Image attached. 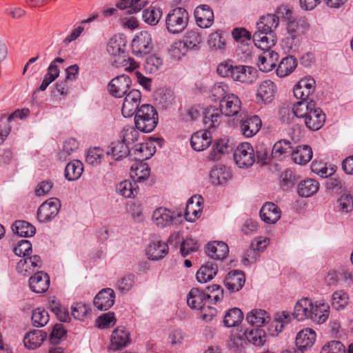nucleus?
I'll list each match as a JSON object with an SVG mask.
<instances>
[{"label":"nucleus","mask_w":353,"mask_h":353,"mask_svg":"<svg viewBox=\"0 0 353 353\" xmlns=\"http://www.w3.org/2000/svg\"><path fill=\"white\" fill-rule=\"evenodd\" d=\"M179 214L168 208L160 207L153 211L152 220L154 224L160 228H170L177 222Z\"/></svg>","instance_id":"7"},{"label":"nucleus","mask_w":353,"mask_h":353,"mask_svg":"<svg viewBox=\"0 0 353 353\" xmlns=\"http://www.w3.org/2000/svg\"><path fill=\"white\" fill-rule=\"evenodd\" d=\"M245 277L243 272L240 270H234L230 272L225 280L224 284L230 292L239 291L245 284Z\"/></svg>","instance_id":"29"},{"label":"nucleus","mask_w":353,"mask_h":353,"mask_svg":"<svg viewBox=\"0 0 353 353\" xmlns=\"http://www.w3.org/2000/svg\"><path fill=\"white\" fill-rule=\"evenodd\" d=\"M131 47L132 53L137 57L148 54L152 49L151 34L147 31L140 32L132 39Z\"/></svg>","instance_id":"8"},{"label":"nucleus","mask_w":353,"mask_h":353,"mask_svg":"<svg viewBox=\"0 0 353 353\" xmlns=\"http://www.w3.org/2000/svg\"><path fill=\"white\" fill-rule=\"evenodd\" d=\"M291 316L288 312L277 313L274 320L268 326V332L271 336H276L282 332L284 327L291 321Z\"/></svg>","instance_id":"36"},{"label":"nucleus","mask_w":353,"mask_h":353,"mask_svg":"<svg viewBox=\"0 0 353 353\" xmlns=\"http://www.w3.org/2000/svg\"><path fill=\"white\" fill-rule=\"evenodd\" d=\"M304 121L307 128L316 131L323 125L325 121V115L321 109L315 105L312 109H310Z\"/></svg>","instance_id":"23"},{"label":"nucleus","mask_w":353,"mask_h":353,"mask_svg":"<svg viewBox=\"0 0 353 353\" xmlns=\"http://www.w3.org/2000/svg\"><path fill=\"white\" fill-rule=\"evenodd\" d=\"M312 300L303 298L297 301L294 306V316L298 321H303L311 317Z\"/></svg>","instance_id":"38"},{"label":"nucleus","mask_w":353,"mask_h":353,"mask_svg":"<svg viewBox=\"0 0 353 353\" xmlns=\"http://www.w3.org/2000/svg\"><path fill=\"white\" fill-rule=\"evenodd\" d=\"M130 154L129 146L122 141L112 142L107 151V155H111L114 159L120 160Z\"/></svg>","instance_id":"47"},{"label":"nucleus","mask_w":353,"mask_h":353,"mask_svg":"<svg viewBox=\"0 0 353 353\" xmlns=\"http://www.w3.org/2000/svg\"><path fill=\"white\" fill-rule=\"evenodd\" d=\"M316 81L312 77L301 79L294 87V96L303 101H310V96L315 90Z\"/></svg>","instance_id":"11"},{"label":"nucleus","mask_w":353,"mask_h":353,"mask_svg":"<svg viewBox=\"0 0 353 353\" xmlns=\"http://www.w3.org/2000/svg\"><path fill=\"white\" fill-rule=\"evenodd\" d=\"M253 42L259 49L269 50L274 46V36L271 33H265L257 30L252 37Z\"/></svg>","instance_id":"42"},{"label":"nucleus","mask_w":353,"mask_h":353,"mask_svg":"<svg viewBox=\"0 0 353 353\" xmlns=\"http://www.w3.org/2000/svg\"><path fill=\"white\" fill-rule=\"evenodd\" d=\"M233 80L242 83L252 84L257 79V71L251 66L238 65L234 70Z\"/></svg>","instance_id":"25"},{"label":"nucleus","mask_w":353,"mask_h":353,"mask_svg":"<svg viewBox=\"0 0 353 353\" xmlns=\"http://www.w3.org/2000/svg\"><path fill=\"white\" fill-rule=\"evenodd\" d=\"M316 332L311 328H305L299 331L296 337V347L301 351L310 348L316 341Z\"/></svg>","instance_id":"31"},{"label":"nucleus","mask_w":353,"mask_h":353,"mask_svg":"<svg viewBox=\"0 0 353 353\" xmlns=\"http://www.w3.org/2000/svg\"><path fill=\"white\" fill-rule=\"evenodd\" d=\"M188 52V50L181 40L174 41L168 49L170 57L174 60H180Z\"/></svg>","instance_id":"62"},{"label":"nucleus","mask_w":353,"mask_h":353,"mask_svg":"<svg viewBox=\"0 0 353 353\" xmlns=\"http://www.w3.org/2000/svg\"><path fill=\"white\" fill-rule=\"evenodd\" d=\"M219 108L221 113L226 117L236 116L241 110V101L236 94H228L220 101Z\"/></svg>","instance_id":"14"},{"label":"nucleus","mask_w":353,"mask_h":353,"mask_svg":"<svg viewBox=\"0 0 353 353\" xmlns=\"http://www.w3.org/2000/svg\"><path fill=\"white\" fill-rule=\"evenodd\" d=\"M276 85L271 80L262 81L257 89L256 99L258 103L268 104L274 99Z\"/></svg>","instance_id":"12"},{"label":"nucleus","mask_w":353,"mask_h":353,"mask_svg":"<svg viewBox=\"0 0 353 353\" xmlns=\"http://www.w3.org/2000/svg\"><path fill=\"white\" fill-rule=\"evenodd\" d=\"M279 23V17L274 14H268L260 18L256 23V29L265 33H272Z\"/></svg>","instance_id":"40"},{"label":"nucleus","mask_w":353,"mask_h":353,"mask_svg":"<svg viewBox=\"0 0 353 353\" xmlns=\"http://www.w3.org/2000/svg\"><path fill=\"white\" fill-rule=\"evenodd\" d=\"M223 115L220 108H208L203 112V123L208 129L216 128L221 123Z\"/></svg>","instance_id":"33"},{"label":"nucleus","mask_w":353,"mask_h":353,"mask_svg":"<svg viewBox=\"0 0 353 353\" xmlns=\"http://www.w3.org/2000/svg\"><path fill=\"white\" fill-rule=\"evenodd\" d=\"M319 183L312 179H307L300 182L297 188V193L301 197H310L317 192Z\"/></svg>","instance_id":"45"},{"label":"nucleus","mask_w":353,"mask_h":353,"mask_svg":"<svg viewBox=\"0 0 353 353\" xmlns=\"http://www.w3.org/2000/svg\"><path fill=\"white\" fill-rule=\"evenodd\" d=\"M208 44L212 49L223 50L225 48V40L220 30L211 33L209 35Z\"/></svg>","instance_id":"60"},{"label":"nucleus","mask_w":353,"mask_h":353,"mask_svg":"<svg viewBox=\"0 0 353 353\" xmlns=\"http://www.w3.org/2000/svg\"><path fill=\"white\" fill-rule=\"evenodd\" d=\"M196 25L201 28H208L214 23V12L208 5L198 6L194 12Z\"/></svg>","instance_id":"15"},{"label":"nucleus","mask_w":353,"mask_h":353,"mask_svg":"<svg viewBox=\"0 0 353 353\" xmlns=\"http://www.w3.org/2000/svg\"><path fill=\"white\" fill-rule=\"evenodd\" d=\"M42 261L39 256L33 255L21 258L17 264V272L23 276H28L41 268Z\"/></svg>","instance_id":"13"},{"label":"nucleus","mask_w":353,"mask_h":353,"mask_svg":"<svg viewBox=\"0 0 353 353\" xmlns=\"http://www.w3.org/2000/svg\"><path fill=\"white\" fill-rule=\"evenodd\" d=\"M315 105V103L313 100L310 101H303L296 102L294 104L292 108V112L294 115L298 118H303L304 119L309 114L310 109Z\"/></svg>","instance_id":"54"},{"label":"nucleus","mask_w":353,"mask_h":353,"mask_svg":"<svg viewBox=\"0 0 353 353\" xmlns=\"http://www.w3.org/2000/svg\"><path fill=\"white\" fill-rule=\"evenodd\" d=\"M132 81L125 74L113 78L108 84V90L111 95L117 98L123 97L130 90Z\"/></svg>","instance_id":"10"},{"label":"nucleus","mask_w":353,"mask_h":353,"mask_svg":"<svg viewBox=\"0 0 353 353\" xmlns=\"http://www.w3.org/2000/svg\"><path fill=\"white\" fill-rule=\"evenodd\" d=\"M291 155L295 163L305 165L312 159L313 152L309 145H303L297 146L295 150L292 149Z\"/></svg>","instance_id":"37"},{"label":"nucleus","mask_w":353,"mask_h":353,"mask_svg":"<svg viewBox=\"0 0 353 353\" xmlns=\"http://www.w3.org/2000/svg\"><path fill=\"white\" fill-rule=\"evenodd\" d=\"M131 343L130 331L123 326L117 327L110 337V344L108 350L110 352H117L127 347Z\"/></svg>","instance_id":"6"},{"label":"nucleus","mask_w":353,"mask_h":353,"mask_svg":"<svg viewBox=\"0 0 353 353\" xmlns=\"http://www.w3.org/2000/svg\"><path fill=\"white\" fill-rule=\"evenodd\" d=\"M189 13L186 9L176 7L168 13L165 17V28L172 34H179L187 28L189 22Z\"/></svg>","instance_id":"3"},{"label":"nucleus","mask_w":353,"mask_h":353,"mask_svg":"<svg viewBox=\"0 0 353 353\" xmlns=\"http://www.w3.org/2000/svg\"><path fill=\"white\" fill-rule=\"evenodd\" d=\"M155 152L156 146L152 141L137 144L130 150V154L134 155V159L138 162L149 159Z\"/></svg>","instance_id":"16"},{"label":"nucleus","mask_w":353,"mask_h":353,"mask_svg":"<svg viewBox=\"0 0 353 353\" xmlns=\"http://www.w3.org/2000/svg\"><path fill=\"white\" fill-rule=\"evenodd\" d=\"M105 152L100 148H90L85 157V161L91 165H97L104 157Z\"/></svg>","instance_id":"61"},{"label":"nucleus","mask_w":353,"mask_h":353,"mask_svg":"<svg viewBox=\"0 0 353 353\" xmlns=\"http://www.w3.org/2000/svg\"><path fill=\"white\" fill-rule=\"evenodd\" d=\"M270 240L268 237H256L251 243V249L248 250L245 256V261L253 263L257 260L256 251L263 252L270 244Z\"/></svg>","instance_id":"27"},{"label":"nucleus","mask_w":353,"mask_h":353,"mask_svg":"<svg viewBox=\"0 0 353 353\" xmlns=\"http://www.w3.org/2000/svg\"><path fill=\"white\" fill-rule=\"evenodd\" d=\"M292 148L290 141L286 139L279 140L272 147V156L278 159H282L283 157L291 154Z\"/></svg>","instance_id":"48"},{"label":"nucleus","mask_w":353,"mask_h":353,"mask_svg":"<svg viewBox=\"0 0 353 353\" xmlns=\"http://www.w3.org/2000/svg\"><path fill=\"white\" fill-rule=\"evenodd\" d=\"M47 334L42 330H34L28 332L23 337V343L29 350H34L43 343Z\"/></svg>","instance_id":"34"},{"label":"nucleus","mask_w":353,"mask_h":353,"mask_svg":"<svg viewBox=\"0 0 353 353\" xmlns=\"http://www.w3.org/2000/svg\"><path fill=\"white\" fill-rule=\"evenodd\" d=\"M61 207V201L57 198H50L44 201L38 208L37 217L42 223L52 221L58 215Z\"/></svg>","instance_id":"4"},{"label":"nucleus","mask_w":353,"mask_h":353,"mask_svg":"<svg viewBox=\"0 0 353 353\" xmlns=\"http://www.w3.org/2000/svg\"><path fill=\"white\" fill-rule=\"evenodd\" d=\"M79 142L76 139L69 138L66 139L63 145L62 149L58 153V158L61 161L69 159L71 155L79 148Z\"/></svg>","instance_id":"50"},{"label":"nucleus","mask_w":353,"mask_h":353,"mask_svg":"<svg viewBox=\"0 0 353 353\" xmlns=\"http://www.w3.org/2000/svg\"><path fill=\"white\" fill-rule=\"evenodd\" d=\"M270 314L265 310L254 308L248 312L245 316L248 323L254 327L261 328L270 321Z\"/></svg>","instance_id":"18"},{"label":"nucleus","mask_w":353,"mask_h":353,"mask_svg":"<svg viewBox=\"0 0 353 353\" xmlns=\"http://www.w3.org/2000/svg\"><path fill=\"white\" fill-rule=\"evenodd\" d=\"M218 266L213 262H208L197 271L196 277L199 283H205L211 281L217 274Z\"/></svg>","instance_id":"44"},{"label":"nucleus","mask_w":353,"mask_h":353,"mask_svg":"<svg viewBox=\"0 0 353 353\" xmlns=\"http://www.w3.org/2000/svg\"><path fill=\"white\" fill-rule=\"evenodd\" d=\"M210 179L215 185H224L230 178V173L223 168H216L210 172Z\"/></svg>","instance_id":"63"},{"label":"nucleus","mask_w":353,"mask_h":353,"mask_svg":"<svg viewBox=\"0 0 353 353\" xmlns=\"http://www.w3.org/2000/svg\"><path fill=\"white\" fill-rule=\"evenodd\" d=\"M49 321L48 312L43 308L38 307L33 310L32 322L34 327H43Z\"/></svg>","instance_id":"58"},{"label":"nucleus","mask_w":353,"mask_h":353,"mask_svg":"<svg viewBox=\"0 0 353 353\" xmlns=\"http://www.w3.org/2000/svg\"><path fill=\"white\" fill-rule=\"evenodd\" d=\"M337 208L342 213H348L353 210V196L349 194H342L337 200Z\"/></svg>","instance_id":"64"},{"label":"nucleus","mask_w":353,"mask_h":353,"mask_svg":"<svg viewBox=\"0 0 353 353\" xmlns=\"http://www.w3.org/2000/svg\"><path fill=\"white\" fill-rule=\"evenodd\" d=\"M125 41L121 35H114L111 37L107 44L108 53L114 57V59L124 54Z\"/></svg>","instance_id":"41"},{"label":"nucleus","mask_w":353,"mask_h":353,"mask_svg":"<svg viewBox=\"0 0 353 353\" xmlns=\"http://www.w3.org/2000/svg\"><path fill=\"white\" fill-rule=\"evenodd\" d=\"M208 294L199 288H192L187 296V303L190 307L201 311V317L206 321L212 320L216 314V310L210 307L208 302Z\"/></svg>","instance_id":"1"},{"label":"nucleus","mask_w":353,"mask_h":353,"mask_svg":"<svg viewBox=\"0 0 353 353\" xmlns=\"http://www.w3.org/2000/svg\"><path fill=\"white\" fill-rule=\"evenodd\" d=\"M281 211L274 203H265L260 210V217L263 221L268 224H274L280 219Z\"/></svg>","instance_id":"26"},{"label":"nucleus","mask_w":353,"mask_h":353,"mask_svg":"<svg viewBox=\"0 0 353 353\" xmlns=\"http://www.w3.org/2000/svg\"><path fill=\"white\" fill-rule=\"evenodd\" d=\"M83 171V165L79 160H73L68 163L65 168V178L69 181L79 179Z\"/></svg>","instance_id":"46"},{"label":"nucleus","mask_w":353,"mask_h":353,"mask_svg":"<svg viewBox=\"0 0 353 353\" xmlns=\"http://www.w3.org/2000/svg\"><path fill=\"white\" fill-rule=\"evenodd\" d=\"M116 192L117 194L125 198H134L139 192L138 185L135 182L130 180H124L116 185Z\"/></svg>","instance_id":"43"},{"label":"nucleus","mask_w":353,"mask_h":353,"mask_svg":"<svg viewBox=\"0 0 353 353\" xmlns=\"http://www.w3.org/2000/svg\"><path fill=\"white\" fill-rule=\"evenodd\" d=\"M234 159L240 168H248L255 162V152L252 145L248 142L241 143L234 152Z\"/></svg>","instance_id":"5"},{"label":"nucleus","mask_w":353,"mask_h":353,"mask_svg":"<svg viewBox=\"0 0 353 353\" xmlns=\"http://www.w3.org/2000/svg\"><path fill=\"white\" fill-rule=\"evenodd\" d=\"M12 228L14 232L21 237H30L36 232L35 227L25 221H16Z\"/></svg>","instance_id":"52"},{"label":"nucleus","mask_w":353,"mask_h":353,"mask_svg":"<svg viewBox=\"0 0 353 353\" xmlns=\"http://www.w3.org/2000/svg\"><path fill=\"white\" fill-rule=\"evenodd\" d=\"M112 64L117 68H122L124 70L129 72H132L138 68V63L134 59L124 54L113 59Z\"/></svg>","instance_id":"56"},{"label":"nucleus","mask_w":353,"mask_h":353,"mask_svg":"<svg viewBox=\"0 0 353 353\" xmlns=\"http://www.w3.org/2000/svg\"><path fill=\"white\" fill-rule=\"evenodd\" d=\"M349 295L343 290H336L332 295V305L337 310L345 308L349 303Z\"/></svg>","instance_id":"57"},{"label":"nucleus","mask_w":353,"mask_h":353,"mask_svg":"<svg viewBox=\"0 0 353 353\" xmlns=\"http://www.w3.org/2000/svg\"><path fill=\"white\" fill-rule=\"evenodd\" d=\"M50 285L49 276L42 272H37L34 276L29 279V286L32 292L35 293H43L46 292Z\"/></svg>","instance_id":"28"},{"label":"nucleus","mask_w":353,"mask_h":353,"mask_svg":"<svg viewBox=\"0 0 353 353\" xmlns=\"http://www.w3.org/2000/svg\"><path fill=\"white\" fill-rule=\"evenodd\" d=\"M124 96L121 113L125 118L131 117L138 111L140 107L141 93L139 90L132 89Z\"/></svg>","instance_id":"9"},{"label":"nucleus","mask_w":353,"mask_h":353,"mask_svg":"<svg viewBox=\"0 0 353 353\" xmlns=\"http://www.w3.org/2000/svg\"><path fill=\"white\" fill-rule=\"evenodd\" d=\"M212 135L209 130H199L194 132L190 139L193 150L201 152L207 149L212 143Z\"/></svg>","instance_id":"22"},{"label":"nucleus","mask_w":353,"mask_h":353,"mask_svg":"<svg viewBox=\"0 0 353 353\" xmlns=\"http://www.w3.org/2000/svg\"><path fill=\"white\" fill-rule=\"evenodd\" d=\"M115 293L111 288L101 290L94 299V306L101 311L109 310L114 303Z\"/></svg>","instance_id":"21"},{"label":"nucleus","mask_w":353,"mask_h":353,"mask_svg":"<svg viewBox=\"0 0 353 353\" xmlns=\"http://www.w3.org/2000/svg\"><path fill=\"white\" fill-rule=\"evenodd\" d=\"M134 115L135 127L144 133L153 131L158 123L157 112L151 105H141Z\"/></svg>","instance_id":"2"},{"label":"nucleus","mask_w":353,"mask_h":353,"mask_svg":"<svg viewBox=\"0 0 353 353\" xmlns=\"http://www.w3.org/2000/svg\"><path fill=\"white\" fill-rule=\"evenodd\" d=\"M161 10L153 6H150L143 12V21L150 26H156L161 18Z\"/></svg>","instance_id":"55"},{"label":"nucleus","mask_w":353,"mask_h":353,"mask_svg":"<svg viewBox=\"0 0 353 353\" xmlns=\"http://www.w3.org/2000/svg\"><path fill=\"white\" fill-rule=\"evenodd\" d=\"M243 319L242 311L237 307L230 309L225 314L223 323L225 327H232L239 325Z\"/></svg>","instance_id":"51"},{"label":"nucleus","mask_w":353,"mask_h":353,"mask_svg":"<svg viewBox=\"0 0 353 353\" xmlns=\"http://www.w3.org/2000/svg\"><path fill=\"white\" fill-rule=\"evenodd\" d=\"M297 61L292 56L283 58L276 69V74L279 77H285L291 74L296 68Z\"/></svg>","instance_id":"49"},{"label":"nucleus","mask_w":353,"mask_h":353,"mask_svg":"<svg viewBox=\"0 0 353 353\" xmlns=\"http://www.w3.org/2000/svg\"><path fill=\"white\" fill-rule=\"evenodd\" d=\"M205 253L211 259L223 261L228 255L229 247L223 241H211L205 245Z\"/></svg>","instance_id":"19"},{"label":"nucleus","mask_w":353,"mask_h":353,"mask_svg":"<svg viewBox=\"0 0 353 353\" xmlns=\"http://www.w3.org/2000/svg\"><path fill=\"white\" fill-rule=\"evenodd\" d=\"M202 197L194 196L190 198L186 204L185 218L188 222L197 219L201 213Z\"/></svg>","instance_id":"32"},{"label":"nucleus","mask_w":353,"mask_h":353,"mask_svg":"<svg viewBox=\"0 0 353 353\" xmlns=\"http://www.w3.org/2000/svg\"><path fill=\"white\" fill-rule=\"evenodd\" d=\"M311 307L310 320L318 324L323 323L327 320L330 315V305L327 303L323 300H312Z\"/></svg>","instance_id":"17"},{"label":"nucleus","mask_w":353,"mask_h":353,"mask_svg":"<svg viewBox=\"0 0 353 353\" xmlns=\"http://www.w3.org/2000/svg\"><path fill=\"white\" fill-rule=\"evenodd\" d=\"M150 174V169L147 163L137 162L130 169V177L137 183H142L148 179Z\"/></svg>","instance_id":"39"},{"label":"nucleus","mask_w":353,"mask_h":353,"mask_svg":"<svg viewBox=\"0 0 353 353\" xmlns=\"http://www.w3.org/2000/svg\"><path fill=\"white\" fill-rule=\"evenodd\" d=\"M261 120L257 115H253L243 121L241 123V131L246 138L254 136L261 128Z\"/></svg>","instance_id":"30"},{"label":"nucleus","mask_w":353,"mask_h":353,"mask_svg":"<svg viewBox=\"0 0 353 353\" xmlns=\"http://www.w3.org/2000/svg\"><path fill=\"white\" fill-rule=\"evenodd\" d=\"M208 292L205 293L208 294V302L209 305L210 304H216L220 302L223 298V288L216 284L208 286Z\"/></svg>","instance_id":"59"},{"label":"nucleus","mask_w":353,"mask_h":353,"mask_svg":"<svg viewBox=\"0 0 353 353\" xmlns=\"http://www.w3.org/2000/svg\"><path fill=\"white\" fill-rule=\"evenodd\" d=\"M279 60V54L272 49L263 50L259 55L257 65L260 70L265 72L271 71Z\"/></svg>","instance_id":"20"},{"label":"nucleus","mask_w":353,"mask_h":353,"mask_svg":"<svg viewBox=\"0 0 353 353\" xmlns=\"http://www.w3.org/2000/svg\"><path fill=\"white\" fill-rule=\"evenodd\" d=\"M167 243L156 240L150 243L145 249V254L150 260L157 261L162 259L168 252Z\"/></svg>","instance_id":"24"},{"label":"nucleus","mask_w":353,"mask_h":353,"mask_svg":"<svg viewBox=\"0 0 353 353\" xmlns=\"http://www.w3.org/2000/svg\"><path fill=\"white\" fill-rule=\"evenodd\" d=\"M247 342L256 347L263 346L266 341L265 332L259 327L248 328L243 332Z\"/></svg>","instance_id":"35"},{"label":"nucleus","mask_w":353,"mask_h":353,"mask_svg":"<svg viewBox=\"0 0 353 353\" xmlns=\"http://www.w3.org/2000/svg\"><path fill=\"white\" fill-rule=\"evenodd\" d=\"M185 48L189 50H197L199 49L202 41L201 36L195 30L188 31L183 39L181 40Z\"/></svg>","instance_id":"53"}]
</instances>
